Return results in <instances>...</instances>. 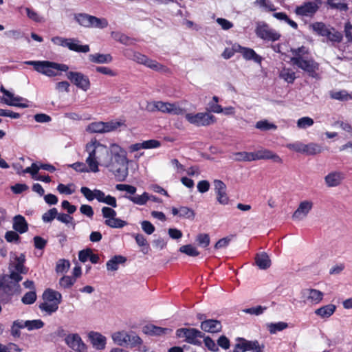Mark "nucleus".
I'll list each match as a JSON object with an SVG mask.
<instances>
[{"label":"nucleus","mask_w":352,"mask_h":352,"mask_svg":"<svg viewBox=\"0 0 352 352\" xmlns=\"http://www.w3.org/2000/svg\"><path fill=\"white\" fill-rule=\"evenodd\" d=\"M43 298V300H47L48 302H58V305H59L61 302L62 295L57 291L47 289L44 292Z\"/></svg>","instance_id":"32"},{"label":"nucleus","mask_w":352,"mask_h":352,"mask_svg":"<svg viewBox=\"0 0 352 352\" xmlns=\"http://www.w3.org/2000/svg\"><path fill=\"white\" fill-rule=\"evenodd\" d=\"M70 267V263L69 261L65 259L59 260L56 266V272L57 273L64 274L67 272Z\"/></svg>","instance_id":"51"},{"label":"nucleus","mask_w":352,"mask_h":352,"mask_svg":"<svg viewBox=\"0 0 352 352\" xmlns=\"http://www.w3.org/2000/svg\"><path fill=\"white\" fill-rule=\"evenodd\" d=\"M255 263L261 270H266L271 265V261L265 252L258 253L256 255Z\"/></svg>","instance_id":"31"},{"label":"nucleus","mask_w":352,"mask_h":352,"mask_svg":"<svg viewBox=\"0 0 352 352\" xmlns=\"http://www.w3.org/2000/svg\"><path fill=\"white\" fill-rule=\"evenodd\" d=\"M0 91L3 94V96L0 100L1 102L9 106L19 107L21 108L28 107V104L27 103L21 102L23 101L27 102L25 98L19 96H15L11 91L6 89L3 85L0 87Z\"/></svg>","instance_id":"13"},{"label":"nucleus","mask_w":352,"mask_h":352,"mask_svg":"<svg viewBox=\"0 0 352 352\" xmlns=\"http://www.w3.org/2000/svg\"><path fill=\"white\" fill-rule=\"evenodd\" d=\"M126 261V257L121 255H116L107 262V270L111 272L116 271L119 268V265L124 264Z\"/></svg>","instance_id":"29"},{"label":"nucleus","mask_w":352,"mask_h":352,"mask_svg":"<svg viewBox=\"0 0 352 352\" xmlns=\"http://www.w3.org/2000/svg\"><path fill=\"white\" fill-rule=\"evenodd\" d=\"M256 128L261 131H267L270 129H276V126L267 120H261L256 122Z\"/></svg>","instance_id":"57"},{"label":"nucleus","mask_w":352,"mask_h":352,"mask_svg":"<svg viewBox=\"0 0 352 352\" xmlns=\"http://www.w3.org/2000/svg\"><path fill=\"white\" fill-rule=\"evenodd\" d=\"M344 179V174L338 170H334L329 173L324 177V183L329 188H333L340 186Z\"/></svg>","instance_id":"22"},{"label":"nucleus","mask_w":352,"mask_h":352,"mask_svg":"<svg viewBox=\"0 0 352 352\" xmlns=\"http://www.w3.org/2000/svg\"><path fill=\"white\" fill-rule=\"evenodd\" d=\"M254 161L260 160H272L274 162L282 164L283 160L275 153L267 149L259 150L254 152Z\"/></svg>","instance_id":"24"},{"label":"nucleus","mask_w":352,"mask_h":352,"mask_svg":"<svg viewBox=\"0 0 352 352\" xmlns=\"http://www.w3.org/2000/svg\"><path fill=\"white\" fill-rule=\"evenodd\" d=\"M65 343L72 349L78 352H85L86 349L85 344L82 342L80 336L77 333H71L65 338Z\"/></svg>","instance_id":"21"},{"label":"nucleus","mask_w":352,"mask_h":352,"mask_svg":"<svg viewBox=\"0 0 352 352\" xmlns=\"http://www.w3.org/2000/svg\"><path fill=\"white\" fill-rule=\"evenodd\" d=\"M336 306L333 304H328L322 306L314 311V314L322 319L330 318L336 311Z\"/></svg>","instance_id":"26"},{"label":"nucleus","mask_w":352,"mask_h":352,"mask_svg":"<svg viewBox=\"0 0 352 352\" xmlns=\"http://www.w3.org/2000/svg\"><path fill=\"white\" fill-rule=\"evenodd\" d=\"M144 331L146 333L151 336H162L172 332V329H170L162 328L153 324H149L144 327Z\"/></svg>","instance_id":"30"},{"label":"nucleus","mask_w":352,"mask_h":352,"mask_svg":"<svg viewBox=\"0 0 352 352\" xmlns=\"http://www.w3.org/2000/svg\"><path fill=\"white\" fill-rule=\"evenodd\" d=\"M273 16L279 21H285L295 30L298 28V24L290 19L285 12H275L273 14Z\"/></svg>","instance_id":"46"},{"label":"nucleus","mask_w":352,"mask_h":352,"mask_svg":"<svg viewBox=\"0 0 352 352\" xmlns=\"http://www.w3.org/2000/svg\"><path fill=\"white\" fill-rule=\"evenodd\" d=\"M131 58L138 63L144 65L153 70L162 72L168 71L165 66L160 64L156 60L149 59L147 56L139 52H133Z\"/></svg>","instance_id":"14"},{"label":"nucleus","mask_w":352,"mask_h":352,"mask_svg":"<svg viewBox=\"0 0 352 352\" xmlns=\"http://www.w3.org/2000/svg\"><path fill=\"white\" fill-rule=\"evenodd\" d=\"M239 52H240L243 55V58L246 60H253L256 63H261V57L258 56L252 49L241 47L240 45Z\"/></svg>","instance_id":"33"},{"label":"nucleus","mask_w":352,"mask_h":352,"mask_svg":"<svg viewBox=\"0 0 352 352\" xmlns=\"http://www.w3.org/2000/svg\"><path fill=\"white\" fill-rule=\"evenodd\" d=\"M262 349L258 341H248L244 338H239L237 343L234 346V352H262Z\"/></svg>","instance_id":"16"},{"label":"nucleus","mask_w":352,"mask_h":352,"mask_svg":"<svg viewBox=\"0 0 352 352\" xmlns=\"http://www.w3.org/2000/svg\"><path fill=\"white\" fill-rule=\"evenodd\" d=\"M36 300V294L34 291L27 292L22 298L21 301L25 305H31Z\"/></svg>","instance_id":"59"},{"label":"nucleus","mask_w":352,"mask_h":352,"mask_svg":"<svg viewBox=\"0 0 352 352\" xmlns=\"http://www.w3.org/2000/svg\"><path fill=\"white\" fill-rule=\"evenodd\" d=\"M201 329L208 333H218L221 331L222 325L221 322L217 320L208 319L201 323Z\"/></svg>","instance_id":"25"},{"label":"nucleus","mask_w":352,"mask_h":352,"mask_svg":"<svg viewBox=\"0 0 352 352\" xmlns=\"http://www.w3.org/2000/svg\"><path fill=\"white\" fill-rule=\"evenodd\" d=\"M196 241L199 246L206 248L209 245L210 239L208 234L201 233L196 236Z\"/></svg>","instance_id":"54"},{"label":"nucleus","mask_w":352,"mask_h":352,"mask_svg":"<svg viewBox=\"0 0 352 352\" xmlns=\"http://www.w3.org/2000/svg\"><path fill=\"white\" fill-rule=\"evenodd\" d=\"M91 343L97 350L104 349L106 344V338L104 336L97 332H91L89 334Z\"/></svg>","instance_id":"28"},{"label":"nucleus","mask_w":352,"mask_h":352,"mask_svg":"<svg viewBox=\"0 0 352 352\" xmlns=\"http://www.w3.org/2000/svg\"><path fill=\"white\" fill-rule=\"evenodd\" d=\"M186 120L196 126H207L216 122V118L207 112L197 113H188L185 114Z\"/></svg>","instance_id":"7"},{"label":"nucleus","mask_w":352,"mask_h":352,"mask_svg":"<svg viewBox=\"0 0 352 352\" xmlns=\"http://www.w3.org/2000/svg\"><path fill=\"white\" fill-rule=\"evenodd\" d=\"M266 309H267L266 307L258 305L256 307L245 309L243 310V311L245 314L255 315V316H259V315H261Z\"/></svg>","instance_id":"56"},{"label":"nucleus","mask_w":352,"mask_h":352,"mask_svg":"<svg viewBox=\"0 0 352 352\" xmlns=\"http://www.w3.org/2000/svg\"><path fill=\"white\" fill-rule=\"evenodd\" d=\"M69 67L65 64H60L55 62L43 60L40 67L36 68V72L48 77H54L58 75V72H67Z\"/></svg>","instance_id":"9"},{"label":"nucleus","mask_w":352,"mask_h":352,"mask_svg":"<svg viewBox=\"0 0 352 352\" xmlns=\"http://www.w3.org/2000/svg\"><path fill=\"white\" fill-rule=\"evenodd\" d=\"M74 19L80 25L86 28H91L92 15L86 13H78L75 14Z\"/></svg>","instance_id":"36"},{"label":"nucleus","mask_w":352,"mask_h":352,"mask_svg":"<svg viewBox=\"0 0 352 352\" xmlns=\"http://www.w3.org/2000/svg\"><path fill=\"white\" fill-rule=\"evenodd\" d=\"M146 109L150 112L159 111L164 113H168L175 116H182L186 114V109L182 107L179 102L170 103L162 101H153L147 104Z\"/></svg>","instance_id":"3"},{"label":"nucleus","mask_w":352,"mask_h":352,"mask_svg":"<svg viewBox=\"0 0 352 352\" xmlns=\"http://www.w3.org/2000/svg\"><path fill=\"white\" fill-rule=\"evenodd\" d=\"M101 212L102 217L105 219V225L110 228H121L127 224L125 221L116 218V212L111 208L103 207Z\"/></svg>","instance_id":"12"},{"label":"nucleus","mask_w":352,"mask_h":352,"mask_svg":"<svg viewBox=\"0 0 352 352\" xmlns=\"http://www.w3.org/2000/svg\"><path fill=\"white\" fill-rule=\"evenodd\" d=\"M179 252L190 256H197L200 254L197 248L190 244L181 246L179 248Z\"/></svg>","instance_id":"47"},{"label":"nucleus","mask_w":352,"mask_h":352,"mask_svg":"<svg viewBox=\"0 0 352 352\" xmlns=\"http://www.w3.org/2000/svg\"><path fill=\"white\" fill-rule=\"evenodd\" d=\"M195 215V212L192 209L186 206L180 207V217L193 219Z\"/></svg>","instance_id":"64"},{"label":"nucleus","mask_w":352,"mask_h":352,"mask_svg":"<svg viewBox=\"0 0 352 352\" xmlns=\"http://www.w3.org/2000/svg\"><path fill=\"white\" fill-rule=\"evenodd\" d=\"M293 65H296L300 69L306 72L311 77H316V72L318 70L319 65L313 59H307L305 57L293 56L291 58Z\"/></svg>","instance_id":"11"},{"label":"nucleus","mask_w":352,"mask_h":352,"mask_svg":"<svg viewBox=\"0 0 352 352\" xmlns=\"http://www.w3.org/2000/svg\"><path fill=\"white\" fill-rule=\"evenodd\" d=\"M301 296L305 303L318 305L323 299V292L311 288L304 289L301 292Z\"/></svg>","instance_id":"18"},{"label":"nucleus","mask_w":352,"mask_h":352,"mask_svg":"<svg viewBox=\"0 0 352 352\" xmlns=\"http://www.w3.org/2000/svg\"><path fill=\"white\" fill-rule=\"evenodd\" d=\"M325 37L332 43H340L343 36L341 32L336 30L333 28H330Z\"/></svg>","instance_id":"41"},{"label":"nucleus","mask_w":352,"mask_h":352,"mask_svg":"<svg viewBox=\"0 0 352 352\" xmlns=\"http://www.w3.org/2000/svg\"><path fill=\"white\" fill-rule=\"evenodd\" d=\"M239 49H240V45L238 44H234L230 48H226L222 53V56L225 59H229L232 57L236 52H239Z\"/></svg>","instance_id":"58"},{"label":"nucleus","mask_w":352,"mask_h":352,"mask_svg":"<svg viewBox=\"0 0 352 352\" xmlns=\"http://www.w3.org/2000/svg\"><path fill=\"white\" fill-rule=\"evenodd\" d=\"M176 335L179 338H185L188 343L200 346L201 338H204V333L194 328H181L177 330Z\"/></svg>","instance_id":"10"},{"label":"nucleus","mask_w":352,"mask_h":352,"mask_svg":"<svg viewBox=\"0 0 352 352\" xmlns=\"http://www.w3.org/2000/svg\"><path fill=\"white\" fill-rule=\"evenodd\" d=\"M125 126L124 121L122 120L93 122L87 125L86 131L90 133H107Z\"/></svg>","instance_id":"4"},{"label":"nucleus","mask_w":352,"mask_h":352,"mask_svg":"<svg viewBox=\"0 0 352 352\" xmlns=\"http://www.w3.org/2000/svg\"><path fill=\"white\" fill-rule=\"evenodd\" d=\"M327 4L332 9H336L339 11H347L349 8L345 0H327Z\"/></svg>","instance_id":"40"},{"label":"nucleus","mask_w":352,"mask_h":352,"mask_svg":"<svg viewBox=\"0 0 352 352\" xmlns=\"http://www.w3.org/2000/svg\"><path fill=\"white\" fill-rule=\"evenodd\" d=\"M214 191L217 194V201L222 205H227L229 202V197L226 193V186L221 180L214 181Z\"/></svg>","instance_id":"23"},{"label":"nucleus","mask_w":352,"mask_h":352,"mask_svg":"<svg viewBox=\"0 0 352 352\" xmlns=\"http://www.w3.org/2000/svg\"><path fill=\"white\" fill-rule=\"evenodd\" d=\"M39 308L41 311L46 312L47 314L50 315L52 313L56 312L58 309V302H48L47 300H43V302L41 303L39 305Z\"/></svg>","instance_id":"38"},{"label":"nucleus","mask_w":352,"mask_h":352,"mask_svg":"<svg viewBox=\"0 0 352 352\" xmlns=\"http://www.w3.org/2000/svg\"><path fill=\"white\" fill-rule=\"evenodd\" d=\"M58 214V210L56 208H53L45 212L42 216V219L45 223L51 222Z\"/></svg>","instance_id":"55"},{"label":"nucleus","mask_w":352,"mask_h":352,"mask_svg":"<svg viewBox=\"0 0 352 352\" xmlns=\"http://www.w3.org/2000/svg\"><path fill=\"white\" fill-rule=\"evenodd\" d=\"M129 200L132 201L133 203L142 206L146 204V202L150 200V195L148 193L144 192L141 195L136 196H125Z\"/></svg>","instance_id":"39"},{"label":"nucleus","mask_w":352,"mask_h":352,"mask_svg":"<svg viewBox=\"0 0 352 352\" xmlns=\"http://www.w3.org/2000/svg\"><path fill=\"white\" fill-rule=\"evenodd\" d=\"M330 96L333 99L341 101L352 100V95L348 94V92L345 90L332 91L330 93Z\"/></svg>","instance_id":"45"},{"label":"nucleus","mask_w":352,"mask_h":352,"mask_svg":"<svg viewBox=\"0 0 352 352\" xmlns=\"http://www.w3.org/2000/svg\"><path fill=\"white\" fill-rule=\"evenodd\" d=\"M310 28L315 33L324 37L330 29L329 26L322 22H315L310 25Z\"/></svg>","instance_id":"37"},{"label":"nucleus","mask_w":352,"mask_h":352,"mask_svg":"<svg viewBox=\"0 0 352 352\" xmlns=\"http://www.w3.org/2000/svg\"><path fill=\"white\" fill-rule=\"evenodd\" d=\"M112 339L120 346H130L131 347L140 345L142 342V339L135 333H128L124 331L114 333L112 335Z\"/></svg>","instance_id":"6"},{"label":"nucleus","mask_w":352,"mask_h":352,"mask_svg":"<svg viewBox=\"0 0 352 352\" xmlns=\"http://www.w3.org/2000/svg\"><path fill=\"white\" fill-rule=\"evenodd\" d=\"M91 62L98 64L109 63L112 61V56L109 54H93L89 55Z\"/></svg>","instance_id":"34"},{"label":"nucleus","mask_w":352,"mask_h":352,"mask_svg":"<svg viewBox=\"0 0 352 352\" xmlns=\"http://www.w3.org/2000/svg\"><path fill=\"white\" fill-rule=\"evenodd\" d=\"M288 324L284 322H278L276 323H269L267 324V327L270 332L272 334L276 333L278 331H283L287 328Z\"/></svg>","instance_id":"48"},{"label":"nucleus","mask_w":352,"mask_h":352,"mask_svg":"<svg viewBox=\"0 0 352 352\" xmlns=\"http://www.w3.org/2000/svg\"><path fill=\"white\" fill-rule=\"evenodd\" d=\"M12 228L16 232L23 234L28 231V224L24 217L18 214L13 218Z\"/></svg>","instance_id":"27"},{"label":"nucleus","mask_w":352,"mask_h":352,"mask_svg":"<svg viewBox=\"0 0 352 352\" xmlns=\"http://www.w3.org/2000/svg\"><path fill=\"white\" fill-rule=\"evenodd\" d=\"M5 239L9 243H18L20 236L16 231H8L6 232Z\"/></svg>","instance_id":"63"},{"label":"nucleus","mask_w":352,"mask_h":352,"mask_svg":"<svg viewBox=\"0 0 352 352\" xmlns=\"http://www.w3.org/2000/svg\"><path fill=\"white\" fill-rule=\"evenodd\" d=\"M314 122L311 118L305 116L297 120V127L300 129H305L314 124Z\"/></svg>","instance_id":"52"},{"label":"nucleus","mask_w":352,"mask_h":352,"mask_svg":"<svg viewBox=\"0 0 352 352\" xmlns=\"http://www.w3.org/2000/svg\"><path fill=\"white\" fill-rule=\"evenodd\" d=\"M76 283V278L69 276H63L60 278L59 287L63 289H69Z\"/></svg>","instance_id":"49"},{"label":"nucleus","mask_w":352,"mask_h":352,"mask_svg":"<svg viewBox=\"0 0 352 352\" xmlns=\"http://www.w3.org/2000/svg\"><path fill=\"white\" fill-rule=\"evenodd\" d=\"M67 77L74 85L84 91L89 89L91 86L89 78L82 73L69 72L67 74Z\"/></svg>","instance_id":"15"},{"label":"nucleus","mask_w":352,"mask_h":352,"mask_svg":"<svg viewBox=\"0 0 352 352\" xmlns=\"http://www.w3.org/2000/svg\"><path fill=\"white\" fill-rule=\"evenodd\" d=\"M88 154L85 162L91 173L99 172V166L106 167L111 158V144L109 147L100 143L96 138L91 139L85 146Z\"/></svg>","instance_id":"1"},{"label":"nucleus","mask_w":352,"mask_h":352,"mask_svg":"<svg viewBox=\"0 0 352 352\" xmlns=\"http://www.w3.org/2000/svg\"><path fill=\"white\" fill-rule=\"evenodd\" d=\"M25 326L28 331H32L35 329H41L44 326V322L40 319L25 320Z\"/></svg>","instance_id":"50"},{"label":"nucleus","mask_w":352,"mask_h":352,"mask_svg":"<svg viewBox=\"0 0 352 352\" xmlns=\"http://www.w3.org/2000/svg\"><path fill=\"white\" fill-rule=\"evenodd\" d=\"M112 156L107 168L118 182L125 181L129 175V162L126 151L116 143L111 144Z\"/></svg>","instance_id":"2"},{"label":"nucleus","mask_w":352,"mask_h":352,"mask_svg":"<svg viewBox=\"0 0 352 352\" xmlns=\"http://www.w3.org/2000/svg\"><path fill=\"white\" fill-rule=\"evenodd\" d=\"M111 35L115 40L120 42L124 45H129L131 43V39L123 34L119 32H112Z\"/></svg>","instance_id":"62"},{"label":"nucleus","mask_w":352,"mask_h":352,"mask_svg":"<svg viewBox=\"0 0 352 352\" xmlns=\"http://www.w3.org/2000/svg\"><path fill=\"white\" fill-rule=\"evenodd\" d=\"M319 9V4L315 1H307L303 4L297 6L294 12L300 16H313Z\"/></svg>","instance_id":"20"},{"label":"nucleus","mask_w":352,"mask_h":352,"mask_svg":"<svg viewBox=\"0 0 352 352\" xmlns=\"http://www.w3.org/2000/svg\"><path fill=\"white\" fill-rule=\"evenodd\" d=\"M322 151L320 145L316 143H309L305 144L304 153L309 155H314L321 153Z\"/></svg>","instance_id":"44"},{"label":"nucleus","mask_w":352,"mask_h":352,"mask_svg":"<svg viewBox=\"0 0 352 352\" xmlns=\"http://www.w3.org/2000/svg\"><path fill=\"white\" fill-rule=\"evenodd\" d=\"M72 187H74L73 184H69L68 185L60 184L57 186V190L61 194L72 195L74 192V189H72Z\"/></svg>","instance_id":"61"},{"label":"nucleus","mask_w":352,"mask_h":352,"mask_svg":"<svg viewBox=\"0 0 352 352\" xmlns=\"http://www.w3.org/2000/svg\"><path fill=\"white\" fill-rule=\"evenodd\" d=\"M80 192L89 201L96 199L98 201L104 203L113 208L117 207L116 199L109 195H106L105 193L100 190L94 189L91 190L87 187H82Z\"/></svg>","instance_id":"5"},{"label":"nucleus","mask_w":352,"mask_h":352,"mask_svg":"<svg viewBox=\"0 0 352 352\" xmlns=\"http://www.w3.org/2000/svg\"><path fill=\"white\" fill-rule=\"evenodd\" d=\"M280 77L288 83H293L295 78V73L290 69H284L280 73Z\"/></svg>","instance_id":"53"},{"label":"nucleus","mask_w":352,"mask_h":352,"mask_svg":"<svg viewBox=\"0 0 352 352\" xmlns=\"http://www.w3.org/2000/svg\"><path fill=\"white\" fill-rule=\"evenodd\" d=\"M75 170L80 173H89L91 172L88 165L83 162H76L70 165Z\"/></svg>","instance_id":"60"},{"label":"nucleus","mask_w":352,"mask_h":352,"mask_svg":"<svg viewBox=\"0 0 352 352\" xmlns=\"http://www.w3.org/2000/svg\"><path fill=\"white\" fill-rule=\"evenodd\" d=\"M108 25L109 22L107 19L92 16L91 28L104 29Z\"/></svg>","instance_id":"43"},{"label":"nucleus","mask_w":352,"mask_h":352,"mask_svg":"<svg viewBox=\"0 0 352 352\" xmlns=\"http://www.w3.org/2000/svg\"><path fill=\"white\" fill-rule=\"evenodd\" d=\"M235 161L251 162L254 161V152H238L233 154Z\"/></svg>","instance_id":"42"},{"label":"nucleus","mask_w":352,"mask_h":352,"mask_svg":"<svg viewBox=\"0 0 352 352\" xmlns=\"http://www.w3.org/2000/svg\"><path fill=\"white\" fill-rule=\"evenodd\" d=\"M256 34L259 38L270 41H276L280 37L278 32L271 29L267 25L264 23L258 25L256 29Z\"/></svg>","instance_id":"19"},{"label":"nucleus","mask_w":352,"mask_h":352,"mask_svg":"<svg viewBox=\"0 0 352 352\" xmlns=\"http://www.w3.org/2000/svg\"><path fill=\"white\" fill-rule=\"evenodd\" d=\"M25 256L23 254L19 256H15L14 260L10 263V275L12 280L19 283L22 280L21 274H25L28 269L25 267Z\"/></svg>","instance_id":"8"},{"label":"nucleus","mask_w":352,"mask_h":352,"mask_svg":"<svg viewBox=\"0 0 352 352\" xmlns=\"http://www.w3.org/2000/svg\"><path fill=\"white\" fill-rule=\"evenodd\" d=\"M67 47L72 51L83 53H87L90 50L88 45H80L79 41L74 38H69Z\"/></svg>","instance_id":"35"},{"label":"nucleus","mask_w":352,"mask_h":352,"mask_svg":"<svg viewBox=\"0 0 352 352\" xmlns=\"http://www.w3.org/2000/svg\"><path fill=\"white\" fill-rule=\"evenodd\" d=\"M313 207L314 202L311 200L306 199L300 201L292 214V219L298 221L305 219L311 211Z\"/></svg>","instance_id":"17"}]
</instances>
